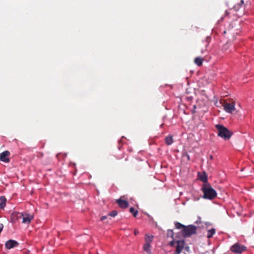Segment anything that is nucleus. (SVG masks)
<instances>
[{
  "label": "nucleus",
  "mask_w": 254,
  "mask_h": 254,
  "mask_svg": "<svg viewBox=\"0 0 254 254\" xmlns=\"http://www.w3.org/2000/svg\"><path fill=\"white\" fill-rule=\"evenodd\" d=\"M201 190L203 193V197L210 200L213 199L217 196V192L208 183L204 184Z\"/></svg>",
  "instance_id": "obj_1"
},
{
  "label": "nucleus",
  "mask_w": 254,
  "mask_h": 254,
  "mask_svg": "<svg viewBox=\"0 0 254 254\" xmlns=\"http://www.w3.org/2000/svg\"><path fill=\"white\" fill-rule=\"evenodd\" d=\"M215 127L218 130L219 136L225 140H229L231 138L233 133L227 127L220 124L216 125Z\"/></svg>",
  "instance_id": "obj_2"
},
{
  "label": "nucleus",
  "mask_w": 254,
  "mask_h": 254,
  "mask_svg": "<svg viewBox=\"0 0 254 254\" xmlns=\"http://www.w3.org/2000/svg\"><path fill=\"white\" fill-rule=\"evenodd\" d=\"M248 3H244V0H241L240 2L235 4L233 9L237 12V15L239 17H241L245 14L248 10L247 6Z\"/></svg>",
  "instance_id": "obj_3"
},
{
  "label": "nucleus",
  "mask_w": 254,
  "mask_h": 254,
  "mask_svg": "<svg viewBox=\"0 0 254 254\" xmlns=\"http://www.w3.org/2000/svg\"><path fill=\"white\" fill-rule=\"evenodd\" d=\"M197 228L193 225L185 226L184 229L182 230V234L184 237H189L196 233Z\"/></svg>",
  "instance_id": "obj_4"
},
{
  "label": "nucleus",
  "mask_w": 254,
  "mask_h": 254,
  "mask_svg": "<svg viewBox=\"0 0 254 254\" xmlns=\"http://www.w3.org/2000/svg\"><path fill=\"white\" fill-rule=\"evenodd\" d=\"M12 219H19L22 218V222L24 224H29L33 219V216L30 214H26L25 216L22 213L14 212L12 214Z\"/></svg>",
  "instance_id": "obj_5"
},
{
  "label": "nucleus",
  "mask_w": 254,
  "mask_h": 254,
  "mask_svg": "<svg viewBox=\"0 0 254 254\" xmlns=\"http://www.w3.org/2000/svg\"><path fill=\"white\" fill-rule=\"evenodd\" d=\"M247 247L239 243H236L230 248V251L236 254H241L243 252L247 251Z\"/></svg>",
  "instance_id": "obj_6"
},
{
  "label": "nucleus",
  "mask_w": 254,
  "mask_h": 254,
  "mask_svg": "<svg viewBox=\"0 0 254 254\" xmlns=\"http://www.w3.org/2000/svg\"><path fill=\"white\" fill-rule=\"evenodd\" d=\"M176 251L174 254H180L182 252L185 246L184 240H177L176 241Z\"/></svg>",
  "instance_id": "obj_7"
},
{
  "label": "nucleus",
  "mask_w": 254,
  "mask_h": 254,
  "mask_svg": "<svg viewBox=\"0 0 254 254\" xmlns=\"http://www.w3.org/2000/svg\"><path fill=\"white\" fill-rule=\"evenodd\" d=\"M223 106L224 110L228 113H232L235 110L234 102H232L231 103H225L223 105Z\"/></svg>",
  "instance_id": "obj_8"
},
{
  "label": "nucleus",
  "mask_w": 254,
  "mask_h": 254,
  "mask_svg": "<svg viewBox=\"0 0 254 254\" xmlns=\"http://www.w3.org/2000/svg\"><path fill=\"white\" fill-rule=\"evenodd\" d=\"M10 152L8 151H4L0 154V160L1 161L8 163L10 161L9 156Z\"/></svg>",
  "instance_id": "obj_9"
},
{
  "label": "nucleus",
  "mask_w": 254,
  "mask_h": 254,
  "mask_svg": "<svg viewBox=\"0 0 254 254\" xmlns=\"http://www.w3.org/2000/svg\"><path fill=\"white\" fill-rule=\"evenodd\" d=\"M18 245L19 243L17 241L13 240H9L5 244V248L8 250L15 248Z\"/></svg>",
  "instance_id": "obj_10"
},
{
  "label": "nucleus",
  "mask_w": 254,
  "mask_h": 254,
  "mask_svg": "<svg viewBox=\"0 0 254 254\" xmlns=\"http://www.w3.org/2000/svg\"><path fill=\"white\" fill-rule=\"evenodd\" d=\"M117 202L119 206L122 208H125L128 207V203L127 201L121 198L117 200Z\"/></svg>",
  "instance_id": "obj_11"
},
{
  "label": "nucleus",
  "mask_w": 254,
  "mask_h": 254,
  "mask_svg": "<svg viewBox=\"0 0 254 254\" xmlns=\"http://www.w3.org/2000/svg\"><path fill=\"white\" fill-rule=\"evenodd\" d=\"M199 180L204 184L207 183V176L205 172H203L202 174H198Z\"/></svg>",
  "instance_id": "obj_12"
},
{
  "label": "nucleus",
  "mask_w": 254,
  "mask_h": 254,
  "mask_svg": "<svg viewBox=\"0 0 254 254\" xmlns=\"http://www.w3.org/2000/svg\"><path fill=\"white\" fill-rule=\"evenodd\" d=\"M6 199L4 196H0V208L3 209L6 205Z\"/></svg>",
  "instance_id": "obj_13"
},
{
  "label": "nucleus",
  "mask_w": 254,
  "mask_h": 254,
  "mask_svg": "<svg viewBox=\"0 0 254 254\" xmlns=\"http://www.w3.org/2000/svg\"><path fill=\"white\" fill-rule=\"evenodd\" d=\"M165 143L167 145H170L173 142V136L171 135H169L166 137L165 139Z\"/></svg>",
  "instance_id": "obj_14"
},
{
  "label": "nucleus",
  "mask_w": 254,
  "mask_h": 254,
  "mask_svg": "<svg viewBox=\"0 0 254 254\" xmlns=\"http://www.w3.org/2000/svg\"><path fill=\"white\" fill-rule=\"evenodd\" d=\"M151 246L150 244L148 243H145L143 246V250L145 251L147 254H151Z\"/></svg>",
  "instance_id": "obj_15"
},
{
  "label": "nucleus",
  "mask_w": 254,
  "mask_h": 254,
  "mask_svg": "<svg viewBox=\"0 0 254 254\" xmlns=\"http://www.w3.org/2000/svg\"><path fill=\"white\" fill-rule=\"evenodd\" d=\"M153 238L154 236L153 235H149L146 234L145 237V243L150 244L153 240Z\"/></svg>",
  "instance_id": "obj_16"
},
{
  "label": "nucleus",
  "mask_w": 254,
  "mask_h": 254,
  "mask_svg": "<svg viewBox=\"0 0 254 254\" xmlns=\"http://www.w3.org/2000/svg\"><path fill=\"white\" fill-rule=\"evenodd\" d=\"M203 59L200 57H196L194 60L195 64L198 66L202 65L203 63Z\"/></svg>",
  "instance_id": "obj_17"
},
{
  "label": "nucleus",
  "mask_w": 254,
  "mask_h": 254,
  "mask_svg": "<svg viewBox=\"0 0 254 254\" xmlns=\"http://www.w3.org/2000/svg\"><path fill=\"white\" fill-rule=\"evenodd\" d=\"M215 233V229L214 228H211L207 231V237L210 238L212 237L213 235Z\"/></svg>",
  "instance_id": "obj_18"
},
{
  "label": "nucleus",
  "mask_w": 254,
  "mask_h": 254,
  "mask_svg": "<svg viewBox=\"0 0 254 254\" xmlns=\"http://www.w3.org/2000/svg\"><path fill=\"white\" fill-rule=\"evenodd\" d=\"M175 226L177 229H184V227H185V225H183L182 224L180 223V222H176L175 223Z\"/></svg>",
  "instance_id": "obj_19"
},
{
  "label": "nucleus",
  "mask_w": 254,
  "mask_h": 254,
  "mask_svg": "<svg viewBox=\"0 0 254 254\" xmlns=\"http://www.w3.org/2000/svg\"><path fill=\"white\" fill-rule=\"evenodd\" d=\"M129 212L132 214L133 216L134 217H136L138 214V211L137 210H135V208L133 207L130 208Z\"/></svg>",
  "instance_id": "obj_20"
},
{
  "label": "nucleus",
  "mask_w": 254,
  "mask_h": 254,
  "mask_svg": "<svg viewBox=\"0 0 254 254\" xmlns=\"http://www.w3.org/2000/svg\"><path fill=\"white\" fill-rule=\"evenodd\" d=\"M174 232L172 230H168L167 235L168 237H170L172 239H174Z\"/></svg>",
  "instance_id": "obj_21"
},
{
  "label": "nucleus",
  "mask_w": 254,
  "mask_h": 254,
  "mask_svg": "<svg viewBox=\"0 0 254 254\" xmlns=\"http://www.w3.org/2000/svg\"><path fill=\"white\" fill-rule=\"evenodd\" d=\"M117 214H118L117 211L113 210L109 214V215L110 216H112V217H115L117 215Z\"/></svg>",
  "instance_id": "obj_22"
},
{
  "label": "nucleus",
  "mask_w": 254,
  "mask_h": 254,
  "mask_svg": "<svg viewBox=\"0 0 254 254\" xmlns=\"http://www.w3.org/2000/svg\"><path fill=\"white\" fill-rule=\"evenodd\" d=\"M176 244V241L175 240L174 238V239H172V241H171L170 243H169V245L171 247H174V245Z\"/></svg>",
  "instance_id": "obj_23"
},
{
  "label": "nucleus",
  "mask_w": 254,
  "mask_h": 254,
  "mask_svg": "<svg viewBox=\"0 0 254 254\" xmlns=\"http://www.w3.org/2000/svg\"><path fill=\"white\" fill-rule=\"evenodd\" d=\"M107 219V216H103L101 217L100 220L102 221H104L105 219Z\"/></svg>",
  "instance_id": "obj_24"
},
{
  "label": "nucleus",
  "mask_w": 254,
  "mask_h": 254,
  "mask_svg": "<svg viewBox=\"0 0 254 254\" xmlns=\"http://www.w3.org/2000/svg\"><path fill=\"white\" fill-rule=\"evenodd\" d=\"M196 108V105H194L193 106V111H192V113H195V110Z\"/></svg>",
  "instance_id": "obj_25"
},
{
  "label": "nucleus",
  "mask_w": 254,
  "mask_h": 254,
  "mask_svg": "<svg viewBox=\"0 0 254 254\" xmlns=\"http://www.w3.org/2000/svg\"><path fill=\"white\" fill-rule=\"evenodd\" d=\"M134 233L135 235H137L139 233V231L137 230H134Z\"/></svg>",
  "instance_id": "obj_26"
},
{
  "label": "nucleus",
  "mask_w": 254,
  "mask_h": 254,
  "mask_svg": "<svg viewBox=\"0 0 254 254\" xmlns=\"http://www.w3.org/2000/svg\"><path fill=\"white\" fill-rule=\"evenodd\" d=\"M228 44H226L224 46V48H223V49L225 50V51H226V50L227 49V47H228Z\"/></svg>",
  "instance_id": "obj_27"
},
{
  "label": "nucleus",
  "mask_w": 254,
  "mask_h": 254,
  "mask_svg": "<svg viewBox=\"0 0 254 254\" xmlns=\"http://www.w3.org/2000/svg\"><path fill=\"white\" fill-rule=\"evenodd\" d=\"M187 157H188V160H189L190 159V156L189 155H187Z\"/></svg>",
  "instance_id": "obj_28"
},
{
  "label": "nucleus",
  "mask_w": 254,
  "mask_h": 254,
  "mask_svg": "<svg viewBox=\"0 0 254 254\" xmlns=\"http://www.w3.org/2000/svg\"><path fill=\"white\" fill-rule=\"evenodd\" d=\"M210 158L212 159L213 158H212V156H210Z\"/></svg>",
  "instance_id": "obj_29"
}]
</instances>
